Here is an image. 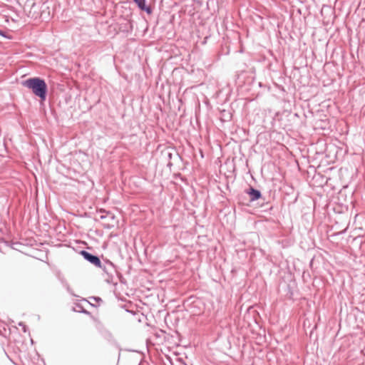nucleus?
I'll use <instances>...</instances> for the list:
<instances>
[{"instance_id":"nucleus-1","label":"nucleus","mask_w":365,"mask_h":365,"mask_svg":"<svg viewBox=\"0 0 365 365\" xmlns=\"http://www.w3.org/2000/svg\"><path fill=\"white\" fill-rule=\"evenodd\" d=\"M81 255L85 260L90 262L96 267L102 269V270L108 275L106 281L110 283L113 282L114 276L118 273L115 265L107 259L101 260L98 256L88 252L86 250H81Z\"/></svg>"},{"instance_id":"nucleus-2","label":"nucleus","mask_w":365,"mask_h":365,"mask_svg":"<svg viewBox=\"0 0 365 365\" xmlns=\"http://www.w3.org/2000/svg\"><path fill=\"white\" fill-rule=\"evenodd\" d=\"M22 85L33 92L41 101H44L47 97L48 86L44 79L39 77H34L22 82Z\"/></svg>"},{"instance_id":"nucleus-3","label":"nucleus","mask_w":365,"mask_h":365,"mask_svg":"<svg viewBox=\"0 0 365 365\" xmlns=\"http://www.w3.org/2000/svg\"><path fill=\"white\" fill-rule=\"evenodd\" d=\"M245 192L249 195L250 202H254L262 198V195L260 190L255 189L252 186H250L246 189Z\"/></svg>"},{"instance_id":"nucleus-4","label":"nucleus","mask_w":365,"mask_h":365,"mask_svg":"<svg viewBox=\"0 0 365 365\" xmlns=\"http://www.w3.org/2000/svg\"><path fill=\"white\" fill-rule=\"evenodd\" d=\"M133 1L141 11L146 12L148 14H152L153 10L150 6L146 4V0H133Z\"/></svg>"},{"instance_id":"nucleus-5","label":"nucleus","mask_w":365,"mask_h":365,"mask_svg":"<svg viewBox=\"0 0 365 365\" xmlns=\"http://www.w3.org/2000/svg\"><path fill=\"white\" fill-rule=\"evenodd\" d=\"M99 212L103 214L100 217L101 219H102V220L106 219L107 217H109L111 220H114V218H115L114 215L110 212H106V210H104L103 209H101Z\"/></svg>"},{"instance_id":"nucleus-6","label":"nucleus","mask_w":365,"mask_h":365,"mask_svg":"<svg viewBox=\"0 0 365 365\" xmlns=\"http://www.w3.org/2000/svg\"><path fill=\"white\" fill-rule=\"evenodd\" d=\"M0 35L7 39L11 38V37L10 36L7 35L6 32H4V31H2L1 29H0Z\"/></svg>"},{"instance_id":"nucleus-7","label":"nucleus","mask_w":365,"mask_h":365,"mask_svg":"<svg viewBox=\"0 0 365 365\" xmlns=\"http://www.w3.org/2000/svg\"><path fill=\"white\" fill-rule=\"evenodd\" d=\"M65 287H66L67 291H68L69 293L72 294V292H71V288H70L69 285H68L66 282H65Z\"/></svg>"},{"instance_id":"nucleus-8","label":"nucleus","mask_w":365,"mask_h":365,"mask_svg":"<svg viewBox=\"0 0 365 365\" xmlns=\"http://www.w3.org/2000/svg\"><path fill=\"white\" fill-rule=\"evenodd\" d=\"M79 312H81V313L87 314H90V312H89L88 311H87V310H86V309H83V308H82V309H81V311H79Z\"/></svg>"},{"instance_id":"nucleus-9","label":"nucleus","mask_w":365,"mask_h":365,"mask_svg":"<svg viewBox=\"0 0 365 365\" xmlns=\"http://www.w3.org/2000/svg\"><path fill=\"white\" fill-rule=\"evenodd\" d=\"M22 329H23V331L25 333L28 331V328L25 324L22 327Z\"/></svg>"},{"instance_id":"nucleus-10","label":"nucleus","mask_w":365,"mask_h":365,"mask_svg":"<svg viewBox=\"0 0 365 365\" xmlns=\"http://www.w3.org/2000/svg\"><path fill=\"white\" fill-rule=\"evenodd\" d=\"M93 299H94L96 301H97V302H98V301H101V299L100 297H93Z\"/></svg>"},{"instance_id":"nucleus-11","label":"nucleus","mask_w":365,"mask_h":365,"mask_svg":"<svg viewBox=\"0 0 365 365\" xmlns=\"http://www.w3.org/2000/svg\"><path fill=\"white\" fill-rule=\"evenodd\" d=\"M24 325V324L23 322H19V326H20V327H22Z\"/></svg>"}]
</instances>
